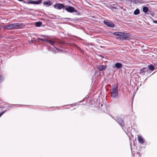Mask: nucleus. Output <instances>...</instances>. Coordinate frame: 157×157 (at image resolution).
<instances>
[{"mask_svg": "<svg viewBox=\"0 0 157 157\" xmlns=\"http://www.w3.org/2000/svg\"><path fill=\"white\" fill-rule=\"evenodd\" d=\"M23 25L20 23H15L4 26V28L6 29L11 30L13 29H21Z\"/></svg>", "mask_w": 157, "mask_h": 157, "instance_id": "nucleus-1", "label": "nucleus"}, {"mask_svg": "<svg viewBox=\"0 0 157 157\" xmlns=\"http://www.w3.org/2000/svg\"><path fill=\"white\" fill-rule=\"evenodd\" d=\"M117 87L118 86L117 84L114 85L111 90V96L113 98H117L118 97Z\"/></svg>", "mask_w": 157, "mask_h": 157, "instance_id": "nucleus-2", "label": "nucleus"}, {"mask_svg": "<svg viewBox=\"0 0 157 157\" xmlns=\"http://www.w3.org/2000/svg\"><path fill=\"white\" fill-rule=\"evenodd\" d=\"M38 40L39 41L41 40L42 41H45L48 42L50 44L52 45H54V44L55 43V41L54 40H49L46 38L41 39L40 38H38Z\"/></svg>", "mask_w": 157, "mask_h": 157, "instance_id": "nucleus-3", "label": "nucleus"}, {"mask_svg": "<svg viewBox=\"0 0 157 157\" xmlns=\"http://www.w3.org/2000/svg\"><path fill=\"white\" fill-rule=\"evenodd\" d=\"M113 34L116 36H127L128 33H127L121 32H116L113 33Z\"/></svg>", "mask_w": 157, "mask_h": 157, "instance_id": "nucleus-4", "label": "nucleus"}, {"mask_svg": "<svg viewBox=\"0 0 157 157\" xmlns=\"http://www.w3.org/2000/svg\"><path fill=\"white\" fill-rule=\"evenodd\" d=\"M64 7L63 5L61 3H56L54 5V7L57 9L61 10Z\"/></svg>", "mask_w": 157, "mask_h": 157, "instance_id": "nucleus-5", "label": "nucleus"}, {"mask_svg": "<svg viewBox=\"0 0 157 157\" xmlns=\"http://www.w3.org/2000/svg\"><path fill=\"white\" fill-rule=\"evenodd\" d=\"M65 10L67 12L70 13H73L74 12V8L71 6H69L66 8Z\"/></svg>", "mask_w": 157, "mask_h": 157, "instance_id": "nucleus-6", "label": "nucleus"}, {"mask_svg": "<svg viewBox=\"0 0 157 157\" xmlns=\"http://www.w3.org/2000/svg\"><path fill=\"white\" fill-rule=\"evenodd\" d=\"M104 23L105 25L110 27H114V24L112 22H107L105 21H104Z\"/></svg>", "mask_w": 157, "mask_h": 157, "instance_id": "nucleus-7", "label": "nucleus"}, {"mask_svg": "<svg viewBox=\"0 0 157 157\" xmlns=\"http://www.w3.org/2000/svg\"><path fill=\"white\" fill-rule=\"evenodd\" d=\"M97 67L99 70L102 71L106 68V66L105 65H98Z\"/></svg>", "mask_w": 157, "mask_h": 157, "instance_id": "nucleus-8", "label": "nucleus"}, {"mask_svg": "<svg viewBox=\"0 0 157 157\" xmlns=\"http://www.w3.org/2000/svg\"><path fill=\"white\" fill-rule=\"evenodd\" d=\"M117 121L121 126H123L124 123L123 121L120 118H117Z\"/></svg>", "mask_w": 157, "mask_h": 157, "instance_id": "nucleus-9", "label": "nucleus"}, {"mask_svg": "<svg viewBox=\"0 0 157 157\" xmlns=\"http://www.w3.org/2000/svg\"><path fill=\"white\" fill-rule=\"evenodd\" d=\"M138 140L139 142L141 144L144 143V140L141 136H139L138 138Z\"/></svg>", "mask_w": 157, "mask_h": 157, "instance_id": "nucleus-10", "label": "nucleus"}, {"mask_svg": "<svg viewBox=\"0 0 157 157\" xmlns=\"http://www.w3.org/2000/svg\"><path fill=\"white\" fill-rule=\"evenodd\" d=\"M122 66V64L121 63H117L115 64V67L117 69H120Z\"/></svg>", "mask_w": 157, "mask_h": 157, "instance_id": "nucleus-11", "label": "nucleus"}, {"mask_svg": "<svg viewBox=\"0 0 157 157\" xmlns=\"http://www.w3.org/2000/svg\"><path fill=\"white\" fill-rule=\"evenodd\" d=\"M52 4V2L50 1H45L44 2V4L47 7L50 6Z\"/></svg>", "mask_w": 157, "mask_h": 157, "instance_id": "nucleus-12", "label": "nucleus"}, {"mask_svg": "<svg viewBox=\"0 0 157 157\" xmlns=\"http://www.w3.org/2000/svg\"><path fill=\"white\" fill-rule=\"evenodd\" d=\"M147 68L145 67H144L142 69L140 70V73L142 75H143L144 73L147 70Z\"/></svg>", "mask_w": 157, "mask_h": 157, "instance_id": "nucleus-13", "label": "nucleus"}, {"mask_svg": "<svg viewBox=\"0 0 157 157\" xmlns=\"http://www.w3.org/2000/svg\"><path fill=\"white\" fill-rule=\"evenodd\" d=\"M41 0H39L37 1H33V4H36L38 5L40 4L41 2Z\"/></svg>", "mask_w": 157, "mask_h": 157, "instance_id": "nucleus-14", "label": "nucleus"}, {"mask_svg": "<svg viewBox=\"0 0 157 157\" xmlns=\"http://www.w3.org/2000/svg\"><path fill=\"white\" fill-rule=\"evenodd\" d=\"M148 10V7H144L143 8V12L145 13H147Z\"/></svg>", "mask_w": 157, "mask_h": 157, "instance_id": "nucleus-15", "label": "nucleus"}, {"mask_svg": "<svg viewBox=\"0 0 157 157\" xmlns=\"http://www.w3.org/2000/svg\"><path fill=\"white\" fill-rule=\"evenodd\" d=\"M140 13V10L138 9H136L134 12V13L135 15H137Z\"/></svg>", "mask_w": 157, "mask_h": 157, "instance_id": "nucleus-16", "label": "nucleus"}, {"mask_svg": "<svg viewBox=\"0 0 157 157\" xmlns=\"http://www.w3.org/2000/svg\"><path fill=\"white\" fill-rule=\"evenodd\" d=\"M42 24V23L40 22H38L36 23V25L37 27L40 26Z\"/></svg>", "mask_w": 157, "mask_h": 157, "instance_id": "nucleus-17", "label": "nucleus"}, {"mask_svg": "<svg viewBox=\"0 0 157 157\" xmlns=\"http://www.w3.org/2000/svg\"><path fill=\"white\" fill-rule=\"evenodd\" d=\"M149 68L151 71H153L154 70V67L152 65H150L148 66Z\"/></svg>", "mask_w": 157, "mask_h": 157, "instance_id": "nucleus-18", "label": "nucleus"}, {"mask_svg": "<svg viewBox=\"0 0 157 157\" xmlns=\"http://www.w3.org/2000/svg\"><path fill=\"white\" fill-rule=\"evenodd\" d=\"M4 79V78L3 77L2 75H0V82L3 81Z\"/></svg>", "mask_w": 157, "mask_h": 157, "instance_id": "nucleus-19", "label": "nucleus"}, {"mask_svg": "<svg viewBox=\"0 0 157 157\" xmlns=\"http://www.w3.org/2000/svg\"><path fill=\"white\" fill-rule=\"evenodd\" d=\"M24 2L25 3H27V4H33V1H27V2H26V1H24Z\"/></svg>", "mask_w": 157, "mask_h": 157, "instance_id": "nucleus-20", "label": "nucleus"}, {"mask_svg": "<svg viewBox=\"0 0 157 157\" xmlns=\"http://www.w3.org/2000/svg\"><path fill=\"white\" fill-rule=\"evenodd\" d=\"M5 112V111H2L0 113V117L4 114Z\"/></svg>", "mask_w": 157, "mask_h": 157, "instance_id": "nucleus-21", "label": "nucleus"}, {"mask_svg": "<svg viewBox=\"0 0 157 157\" xmlns=\"http://www.w3.org/2000/svg\"><path fill=\"white\" fill-rule=\"evenodd\" d=\"M126 36H123V37H121V38H120V39L124 40L126 39Z\"/></svg>", "mask_w": 157, "mask_h": 157, "instance_id": "nucleus-22", "label": "nucleus"}, {"mask_svg": "<svg viewBox=\"0 0 157 157\" xmlns=\"http://www.w3.org/2000/svg\"><path fill=\"white\" fill-rule=\"evenodd\" d=\"M153 22L154 23L157 24V21H156V20L154 21H153Z\"/></svg>", "mask_w": 157, "mask_h": 157, "instance_id": "nucleus-23", "label": "nucleus"}, {"mask_svg": "<svg viewBox=\"0 0 157 157\" xmlns=\"http://www.w3.org/2000/svg\"><path fill=\"white\" fill-rule=\"evenodd\" d=\"M126 39L128 40H129L130 39V38L128 37H126Z\"/></svg>", "mask_w": 157, "mask_h": 157, "instance_id": "nucleus-24", "label": "nucleus"}, {"mask_svg": "<svg viewBox=\"0 0 157 157\" xmlns=\"http://www.w3.org/2000/svg\"><path fill=\"white\" fill-rule=\"evenodd\" d=\"M18 1H22V0H18Z\"/></svg>", "mask_w": 157, "mask_h": 157, "instance_id": "nucleus-25", "label": "nucleus"}, {"mask_svg": "<svg viewBox=\"0 0 157 157\" xmlns=\"http://www.w3.org/2000/svg\"><path fill=\"white\" fill-rule=\"evenodd\" d=\"M59 51H61V50H59Z\"/></svg>", "mask_w": 157, "mask_h": 157, "instance_id": "nucleus-26", "label": "nucleus"}, {"mask_svg": "<svg viewBox=\"0 0 157 157\" xmlns=\"http://www.w3.org/2000/svg\"><path fill=\"white\" fill-rule=\"evenodd\" d=\"M56 48L57 50H58V49H57L56 48Z\"/></svg>", "mask_w": 157, "mask_h": 157, "instance_id": "nucleus-27", "label": "nucleus"}]
</instances>
